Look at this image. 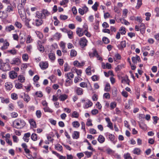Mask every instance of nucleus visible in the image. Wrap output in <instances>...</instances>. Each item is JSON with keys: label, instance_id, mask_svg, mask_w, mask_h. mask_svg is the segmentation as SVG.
<instances>
[{"label": "nucleus", "instance_id": "864d4df0", "mask_svg": "<svg viewBox=\"0 0 159 159\" xmlns=\"http://www.w3.org/2000/svg\"><path fill=\"white\" fill-rule=\"evenodd\" d=\"M98 6V4L97 2H95L94 4L92 6V8L95 11H96L97 10V7Z\"/></svg>", "mask_w": 159, "mask_h": 159}, {"label": "nucleus", "instance_id": "a211bd4d", "mask_svg": "<svg viewBox=\"0 0 159 159\" xmlns=\"http://www.w3.org/2000/svg\"><path fill=\"white\" fill-rule=\"evenodd\" d=\"M65 76L67 79H71L74 77V75L72 72H69L65 74Z\"/></svg>", "mask_w": 159, "mask_h": 159}, {"label": "nucleus", "instance_id": "3c124183", "mask_svg": "<svg viewBox=\"0 0 159 159\" xmlns=\"http://www.w3.org/2000/svg\"><path fill=\"white\" fill-rule=\"evenodd\" d=\"M36 114L37 117L38 118H39L41 116L42 113L40 111L37 110L36 111Z\"/></svg>", "mask_w": 159, "mask_h": 159}, {"label": "nucleus", "instance_id": "f704fd0d", "mask_svg": "<svg viewBox=\"0 0 159 159\" xmlns=\"http://www.w3.org/2000/svg\"><path fill=\"white\" fill-rule=\"evenodd\" d=\"M55 148L58 151H61L62 149V146L60 144H58L55 146Z\"/></svg>", "mask_w": 159, "mask_h": 159}, {"label": "nucleus", "instance_id": "423d86ee", "mask_svg": "<svg viewBox=\"0 0 159 159\" xmlns=\"http://www.w3.org/2000/svg\"><path fill=\"white\" fill-rule=\"evenodd\" d=\"M20 63V59L18 58H14L11 61V64H16L17 65H19Z\"/></svg>", "mask_w": 159, "mask_h": 159}, {"label": "nucleus", "instance_id": "4d7b16f0", "mask_svg": "<svg viewBox=\"0 0 159 159\" xmlns=\"http://www.w3.org/2000/svg\"><path fill=\"white\" fill-rule=\"evenodd\" d=\"M64 71L65 72L69 71L70 70V68L68 67V66L67 64L65 63L64 65Z\"/></svg>", "mask_w": 159, "mask_h": 159}, {"label": "nucleus", "instance_id": "5fc2aeb1", "mask_svg": "<svg viewBox=\"0 0 159 159\" xmlns=\"http://www.w3.org/2000/svg\"><path fill=\"white\" fill-rule=\"evenodd\" d=\"M85 71L87 75H90L91 74V67H89L86 69Z\"/></svg>", "mask_w": 159, "mask_h": 159}, {"label": "nucleus", "instance_id": "412c9836", "mask_svg": "<svg viewBox=\"0 0 159 159\" xmlns=\"http://www.w3.org/2000/svg\"><path fill=\"white\" fill-rule=\"evenodd\" d=\"M68 96L66 94L61 95L59 97V98L61 101H64L67 98Z\"/></svg>", "mask_w": 159, "mask_h": 159}, {"label": "nucleus", "instance_id": "4c0bfd02", "mask_svg": "<svg viewBox=\"0 0 159 159\" xmlns=\"http://www.w3.org/2000/svg\"><path fill=\"white\" fill-rule=\"evenodd\" d=\"M110 90V84L108 83L107 84L104 89L105 91L107 92H109Z\"/></svg>", "mask_w": 159, "mask_h": 159}, {"label": "nucleus", "instance_id": "f3484780", "mask_svg": "<svg viewBox=\"0 0 159 159\" xmlns=\"http://www.w3.org/2000/svg\"><path fill=\"white\" fill-rule=\"evenodd\" d=\"M19 13L20 16L21 18L23 17V19H24V17L25 15V9H22L21 10L18 11Z\"/></svg>", "mask_w": 159, "mask_h": 159}, {"label": "nucleus", "instance_id": "f03ea898", "mask_svg": "<svg viewBox=\"0 0 159 159\" xmlns=\"http://www.w3.org/2000/svg\"><path fill=\"white\" fill-rule=\"evenodd\" d=\"M0 69L4 71L10 70L11 67L9 64L6 63H2L0 66Z\"/></svg>", "mask_w": 159, "mask_h": 159}, {"label": "nucleus", "instance_id": "0eeeda50", "mask_svg": "<svg viewBox=\"0 0 159 159\" xmlns=\"http://www.w3.org/2000/svg\"><path fill=\"white\" fill-rule=\"evenodd\" d=\"M39 66L42 69H45L48 67V63L47 62H41L39 63Z\"/></svg>", "mask_w": 159, "mask_h": 159}, {"label": "nucleus", "instance_id": "680f3d73", "mask_svg": "<svg viewBox=\"0 0 159 159\" xmlns=\"http://www.w3.org/2000/svg\"><path fill=\"white\" fill-rule=\"evenodd\" d=\"M24 6L22 3H21L19 4L18 6V11H19L20 10H21L22 9H24Z\"/></svg>", "mask_w": 159, "mask_h": 159}, {"label": "nucleus", "instance_id": "9d476101", "mask_svg": "<svg viewBox=\"0 0 159 159\" xmlns=\"http://www.w3.org/2000/svg\"><path fill=\"white\" fill-rule=\"evenodd\" d=\"M30 136V133L28 132L25 133L24 134V136L23 139L25 141L28 142L29 140V137Z\"/></svg>", "mask_w": 159, "mask_h": 159}, {"label": "nucleus", "instance_id": "13d9d810", "mask_svg": "<svg viewBox=\"0 0 159 159\" xmlns=\"http://www.w3.org/2000/svg\"><path fill=\"white\" fill-rule=\"evenodd\" d=\"M22 58L25 61H27L28 59V54H24L22 56Z\"/></svg>", "mask_w": 159, "mask_h": 159}, {"label": "nucleus", "instance_id": "cd10ccee", "mask_svg": "<svg viewBox=\"0 0 159 159\" xmlns=\"http://www.w3.org/2000/svg\"><path fill=\"white\" fill-rule=\"evenodd\" d=\"M29 122L30 125H32L34 128H35L36 127V122L33 119H30Z\"/></svg>", "mask_w": 159, "mask_h": 159}, {"label": "nucleus", "instance_id": "9b49d317", "mask_svg": "<svg viewBox=\"0 0 159 159\" xmlns=\"http://www.w3.org/2000/svg\"><path fill=\"white\" fill-rule=\"evenodd\" d=\"M126 42L125 41H121L120 44L118 45L117 47L120 49H122L123 48L126 47Z\"/></svg>", "mask_w": 159, "mask_h": 159}, {"label": "nucleus", "instance_id": "052dcab7", "mask_svg": "<svg viewBox=\"0 0 159 159\" xmlns=\"http://www.w3.org/2000/svg\"><path fill=\"white\" fill-rule=\"evenodd\" d=\"M11 98L14 100H16L17 99V95L15 93H13L11 94Z\"/></svg>", "mask_w": 159, "mask_h": 159}, {"label": "nucleus", "instance_id": "7ed1b4c3", "mask_svg": "<svg viewBox=\"0 0 159 159\" xmlns=\"http://www.w3.org/2000/svg\"><path fill=\"white\" fill-rule=\"evenodd\" d=\"M87 40L85 38L83 37L80 39L79 43L80 46L83 48L87 46Z\"/></svg>", "mask_w": 159, "mask_h": 159}, {"label": "nucleus", "instance_id": "6e6d98bb", "mask_svg": "<svg viewBox=\"0 0 159 159\" xmlns=\"http://www.w3.org/2000/svg\"><path fill=\"white\" fill-rule=\"evenodd\" d=\"M72 116L73 117L77 118L79 117V114L76 111H74L72 113Z\"/></svg>", "mask_w": 159, "mask_h": 159}, {"label": "nucleus", "instance_id": "4468645a", "mask_svg": "<svg viewBox=\"0 0 159 159\" xmlns=\"http://www.w3.org/2000/svg\"><path fill=\"white\" fill-rule=\"evenodd\" d=\"M36 16L39 19H44V15H43L42 12H40L39 11H37L36 13Z\"/></svg>", "mask_w": 159, "mask_h": 159}, {"label": "nucleus", "instance_id": "72a5a7b5", "mask_svg": "<svg viewBox=\"0 0 159 159\" xmlns=\"http://www.w3.org/2000/svg\"><path fill=\"white\" fill-rule=\"evenodd\" d=\"M43 109L45 112H48L50 113H52L53 111L52 109L48 107H46L43 108Z\"/></svg>", "mask_w": 159, "mask_h": 159}, {"label": "nucleus", "instance_id": "b1692460", "mask_svg": "<svg viewBox=\"0 0 159 159\" xmlns=\"http://www.w3.org/2000/svg\"><path fill=\"white\" fill-rule=\"evenodd\" d=\"M49 59L52 61H54L55 59V54L53 53H51L48 54Z\"/></svg>", "mask_w": 159, "mask_h": 159}, {"label": "nucleus", "instance_id": "f8f14e48", "mask_svg": "<svg viewBox=\"0 0 159 159\" xmlns=\"http://www.w3.org/2000/svg\"><path fill=\"white\" fill-rule=\"evenodd\" d=\"M132 60L133 62L134 63H136L137 61L139 62L141 61L140 57L138 55H136L135 57H132Z\"/></svg>", "mask_w": 159, "mask_h": 159}, {"label": "nucleus", "instance_id": "37998d69", "mask_svg": "<svg viewBox=\"0 0 159 159\" xmlns=\"http://www.w3.org/2000/svg\"><path fill=\"white\" fill-rule=\"evenodd\" d=\"M119 31H120L121 34L123 35L125 34L126 32L125 30V28L124 27H121Z\"/></svg>", "mask_w": 159, "mask_h": 159}, {"label": "nucleus", "instance_id": "c85d7f7f", "mask_svg": "<svg viewBox=\"0 0 159 159\" xmlns=\"http://www.w3.org/2000/svg\"><path fill=\"white\" fill-rule=\"evenodd\" d=\"M42 13L43 15H44V19L45 18L46 16H48L50 14L48 11L46 9H43L42 11Z\"/></svg>", "mask_w": 159, "mask_h": 159}, {"label": "nucleus", "instance_id": "603ef678", "mask_svg": "<svg viewBox=\"0 0 159 159\" xmlns=\"http://www.w3.org/2000/svg\"><path fill=\"white\" fill-rule=\"evenodd\" d=\"M1 102L2 103H7L9 102V100L8 99H5L4 98L2 97L1 98Z\"/></svg>", "mask_w": 159, "mask_h": 159}, {"label": "nucleus", "instance_id": "774afa93", "mask_svg": "<svg viewBox=\"0 0 159 159\" xmlns=\"http://www.w3.org/2000/svg\"><path fill=\"white\" fill-rule=\"evenodd\" d=\"M145 15L146 16V20H149L150 17L151 16V14L149 12H147L145 13Z\"/></svg>", "mask_w": 159, "mask_h": 159}, {"label": "nucleus", "instance_id": "de8ad7c7", "mask_svg": "<svg viewBox=\"0 0 159 159\" xmlns=\"http://www.w3.org/2000/svg\"><path fill=\"white\" fill-rule=\"evenodd\" d=\"M67 34L69 38L70 39H72L73 38V32L71 30H69L67 32Z\"/></svg>", "mask_w": 159, "mask_h": 159}, {"label": "nucleus", "instance_id": "338daca9", "mask_svg": "<svg viewBox=\"0 0 159 159\" xmlns=\"http://www.w3.org/2000/svg\"><path fill=\"white\" fill-rule=\"evenodd\" d=\"M103 96L106 99H109L110 97V94L108 93H105L103 95Z\"/></svg>", "mask_w": 159, "mask_h": 159}, {"label": "nucleus", "instance_id": "a18cd8bd", "mask_svg": "<svg viewBox=\"0 0 159 159\" xmlns=\"http://www.w3.org/2000/svg\"><path fill=\"white\" fill-rule=\"evenodd\" d=\"M116 104L115 102H111L110 105L111 109H113L116 107Z\"/></svg>", "mask_w": 159, "mask_h": 159}, {"label": "nucleus", "instance_id": "ddd939ff", "mask_svg": "<svg viewBox=\"0 0 159 159\" xmlns=\"http://www.w3.org/2000/svg\"><path fill=\"white\" fill-rule=\"evenodd\" d=\"M93 103L89 100H86L84 104V107L85 108H87L88 107H91L92 106Z\"/></svg>", "mask_w": 159, "mask_h": 159}, {"label": "nucleus", "instance_id": "2eb2a0df", "mask_svg": "<svg viewBox=\"0 0 159 159\" xmlns=\"http://www.w3.org/2000/svg\"><path fill=\"white\" fill-rule=\"evenodd\" d=\"M77 34L80 37L82 36L84 33V31H83V30L81 29L78 28L76 31Z\"/></svg>", "mask_w": 159, "mask_h": 159}, {"label": "nucleus", "instance_id": "e433bc0d", "mask_svg": "<svg viewBox=\"0 0 159 159\" xmlns=\"http://www.w3.org/2000/svg\"><path fill=\"white\" fill-rule=\"evenodd\" d=\"M121 58L120 55L119 54H115L114 57V60L115 61H116L117 60H119Z\"/></svg>", "mask_w": 159, "mask_h": 159}, {"label": "nucleus", "instance_id": "49530a36", "mask_svg": "<svg viewBox=\"0 0 159 159\" xmlns=\"http://www.w3.org/2000/svg\"><path fill=\"white\" fill-rule=\"evenodd\" d=\"M16 52L17 51L15 49L7 51L8 52H9L13 55L16 54Z\"/></svg>", "mask_w": 159, "mask_h": 159}, {"label": "nucleus", "instance_id": "f257e3e1", "mask_svg": "<svg viewBox=\"0 0 159 159\" xmlns=\"http://www.w3.org/2000/svg\"><path fill=\"white\" fill-rule=\"evenodd\" d=\"M13 124L15 126V127L18 129H21L25 125V123L24 121H21L19 119L15 120Z\"/></svg>", "mask_w": 159, "mask_h": 159}, {"label": "nucleus", "instance_id": "7c9ffc66", "mask_svg": "<svg viewBox=\"0 0 159 159\" xmlns=\"http://www.w3.org/2000/svg\"><path fill=\"white\" fill-rule=\"evenodd\" d=\"M77 54V52L75 50L72 49L71 50L70 52V56L71 57L76 56Z\"/></svg>", "mask_w": 159, "mask_h": 159}, {"label": "nucleus", "instance_id": "09e8293b", "mask_svg": "<svg viewBox=\"0 0 159 159\" xmlns=\"http://www.w3.org/2000/svg\"><path fill=\"white\" fill-rule=\"evenodd\" d=\"M25 98H24V100L28 102L30 100V98L29 96L27 94H25Z\"/></svg>", "mask_w": 159, "mask_h": 159}, {"label": "nucleus", "instance_id": "bb28decb", "mask_svg": "<svg viewBox=\"0 0 159 159\" xmlns=\"http://www.w3.org/2000/svg\"><path fill=\"white\" fill-rule=\"evenodd\" d=\"M34 21L32 23L34 24H35L37 26H39L42 25L43 23V20H34Z\"/></svg>", "mask_w": 159, "mask_h": 159}, {"label": "nucleus", "instance_id": "8fccbe9b", "mask_svg": "<svg viewBox=\"0 0 159 159\" xmlns=\"http://www.w3.org/2000/svg\"><path fill=\"white\" fill-rule=\"evenodd\" d=\"M102 41L105 44H108L109 42V39L106 37H103L102 38Z\"/></svg>", "mask_w": 159, "mask_h": 159}, {"label": "nucleus", "instance_id": "dca6fc26", "mask_svg": "<svg viewBox=\"0 0 159 159\" xmlns=\"http://www.w3.org/2000/svg\"><path fill=\"white\" fill-rule=\"evenodd\" d=\"M80 135L79 132L78 131H75L72 135V137L74 139H77L79 137Z\"/></svg>", "mask_w": 159, "mask_h": 159}, {"label": "nucleus", "instance_id": "c9c22d12", "mask_svg": "<svg viewBox=\"0 0 159 159\" xmlns=\"http://www.w3.org/2000/svg\"><path fill=\"white\" fill-rule=\"evenodd\" d=\"M124 157L125 159H132V158L131 157L130 154L129 153L125 154Z\"/></svg>", "mask_w": 159, "mask_h": 159}, {"label": "nucleus", "instance_id": "393cba45", "mask_svg": "<svg viewBox=\"0 0 159 159\" xmlns=\"http://www.w3.org/2000/svg\"><path fill=\"white\" fill-rule=\"evenodd\" d=\"M76 92L78 95H81L83 94V89L80 88H77L76 89Z\"/></svg>", "mask_w": 159, "mask_h": 159}, {"label": "nucleus", "instance_id": "0e129e2a", "mask_svg": "<svg viewBox=\"0 0 159 159\" xmlns=\"http://www.w3.org/2000/svg\"><path fill=\"white\" fill-rule=\"evenodd\" d=\"M80 86L82 88L87 87V84L85 82H81L80 84Z\"/></svg>", "mask_w": 159, "mask_h": 159}, {"label": "nucleus", "instance_id": "c03bdc74", "mask_svg": "<svg viewBox=\"0 0 159 159\" xmlns=\"http://www.w3.org/2000/svg\"><path fill=\"white\" fill-rule=\"evenodd\" d=\"M35 33L40 39H42L43 37V34L40 32L39 31H36Z\"/></svg>", "mask_w": 159, "mask_h": 159}, {"label": "nucleus", "instance_id": "a878e982", "mask_svg": "<svg viewBox=\"0 0 159 159\" xmlns=\"http://www.w3.org/2000/svg\"><path fill=\"white\" fill-rule=\"evenodd\" d=\"M18 80L21 83H23L25 82V78L23 75H19L18 77Z\"/></svg>", "mask_w": 159, "mask_h": 159}, {"label": "nucleus", "instance_id": "aec40b11", "mask_svg": "<svg viewBox=\"0 0 159 159\" xmlns=\"http://www.w3.org/2000/svg\"><path fill=\"white\" fill-rule=\"evenodd\" d=\"M61 35L60 33L57 32L55 33L53 36V39H54L59 40L61 38Z\"/></svg>", "mask_w": 159, "mask_h": 159}, {"label": "nucleus", "instance_id": "e2e57ef3", "mask_svg": "<svg viewBox=\"0 0 159 159\" xmlns=\"http://www.w3.org/2000/svg\"><path fill=\"white\" fill-rule=\"evenodd\" d=\"M74 65L75 66H82L83 65H81V64H80L78 61H74Z\"/></svg>", "mask_w": 159, "mask_h": 159}, {"label": "nucleus", "instance_id": "69168bd1", "mask_svg": "<svg viewBox=\"0 0 159 159\" xmlns=\"http://www.w3.org/2000/svg\"><path fill=\"white\" fill-rule=\"evenodd\" d=\"M32 41V39L30 35H28L26 40V43H30Z\"/></svg>", "mask_w": 159, "mask_h": 159}, {"label": "nucleus", "instance_id": "79ce46f5", "mask_svg": "<svg viewBox=\"0 0 159 159\" xmlns=\"http://www.w3.org/2000/svg\"><path fill=\"white\" fill-rule=\"evenodd\" d=\"M37 135L35 133H33L31 135V139L34 141H36L37 140Z\"/></svg>", "mask_w": 159, "mask_h": 159}, {"label": "nucleus", "instance_id": "2f4dec72", "mask_svg": "<svg viewBox=\"0 0 159 159\" xmlns=\"http://www.w3.org/2000/svg\"><path fill=\"white\" fill-rule=\"evenodd\" d=\"M73 126L75 128H78L80 126V124L77 121H75L72 122Z\"/></svg>", "mask_w": 159, "mask_h": 159}, {"label": "nucleus", "instance_id": "bf43d9fd", "mask_svg": "<svg viewBox=\"0 0 159 159\" xmlns=\"http://www.w3.org/2000/svg\"><path fill=\"white\" fill-rule=\"evenodd\" d=\"M152 117L154 119V121L153 123L155 125L157 123V121L159 120V118L157 116H153Z\"/></svg>", "mask_w": 159, "mask_h": 159}, {"label": "nucleus", "instance_id": "a19ab883", "mask_svg": "<svg viewBox=\"0 0 159 159\" xmlns=\"http://www.w3.org/2000/svg\"><path fill=\"white\" fill-rule=\"evenodd\" d=\"M15 87L17 89H20L22 88V85L19 83H16Z\"/></svg>", "mask_w": 159, "mask_h": 159}, {"label": "nucleus", "instance_id": "ea45409f", "mask_svg": "<svg viewBox=\"0 0 159 159\" xmlns=\"http://www.w3.org/2000/svg\"><path fill=\"white\" fill-rule=\"evenodd\" d=\"M97 52L96 51V50H94L93 53H91L90 52L89 53V56L90 57H93L94 56H95Z\"/></svg>", "mask_w": 159, "mask_h": 159}, {"label": "nucleus", "instance_id": "6e6552de", "mask_svg": "<svg viewBox=\"0 0 159 159\" xmlns=\"http://www.w3.org/2000/svg\"><path fill=\"white\" fill-rule=\"evenodd\" d=\"M9 75L10 78L14 79L17 76V74L14 71H10L9 73Z\"/></svg>", "mask_w": 159, "mask_h": 159}, {"label": "nucleus", "instance_id": "6ab92c4d", "mask_svg": "<svg viewBox=\"0 0 159 159\" xmlns=\"http://www.w3.org/2000/svg\"><path fill=\"white\" fill-rule=\"evenodd\" d=\"M105 138L102 135H100L98 139V141L101 143H103L105 141Z\"/></svg>", "mask_w": 159, "mask_h": 159}, {"label": "nucleus", "instance_id": "5701e85b", "mask_svg": "<svg viewBox=\"0 0 159 159\" xmlns=\"http://www.w3.org/2000/svg\"><path fill=\"white\" fill-rule=\"evenodd\" d=\"M141 150L139 148H136L134 149L133 153L135 154L139 155L140 154Z\"/></svg>", "mask_w": 159, "mask_h": 159}, {"label": "nucleus", "instance_id": "58836bf2", "mask_svg": "<svg viewBox=\"0 0 159 159\" xmlns=\"http://www.w3.org/2000/svg\"><path fill=\"white\" fill-rule=\"evenodd\" d=\"M142 5V0H138L137 5L136 6V8L137 9H139Z\"/></svg>", "mask_w": 159, "mask_h": 159}, {"label": "nucleus", "instance_id": "c756f323", "mask_svg": "<svg viewBox=\"0 0 159 159\" xmlns=\"http://www.w3.org/2000/svg\"><path fill=\"white\" fill-rule=\"evenodd\" d=\"M14 30V27L12 25H10L8 27H7L6 28L5 30L7 32H10L11 30Z\"/></svg>", "mask_w": 159, "mask_h": 159}, {"label": "nucleus", "instance_id": "473e14b6", "mask_svg": "<svg viewBox=\"0 0 159 159\" xmlns=\"http://www.w3.org/2000/svg\"><path fill=\"white\" fill-rule=\"evenodd\" d=\"M122 17L123 18H125L126 17L127 14L128 12V10L126 9H125L123 10Z\"/></svg>", "mask_w": 159, "mask_h": 159}, {"label": "nucleus", "instance_id": "39448f33", "mask_svg": "<svg viewBox=\"0 0 159 159\" xmlns=\"http://www.w3.org/2000/svg\"><path fill=\"white\" fill-rule=\"evenodd\" d=\"M37 47L39 50L41 52H43L44 50V47L42 45V42L38 41L37 42Z\"/></svg>", "mask_w": 159, "mask_h": 159}, {"label": "nucleus", "instance_id": "1a4fd4ad", "mask_svg": "<svg viewBox=\"0 0 159 159\" xmlns=\"http://www.w3.org/2000/svg\"><path fill=\"white\" fill-rule=\"evenodd\" d=\"M5 86L7 90H10L13 88V85L10 82H7L5 83Z\"/></svg>", "mask_w": 159, "mask_h": 159}, {"label": "nucleus", "instance_id": "20e7f679", "mask_svg": "<svg viewBox=\"0 0 159 159\" xmlns=\"http://www.w3.org/2000/svg\"><path fill=\"white\" fill-rule=\"evenodd\" d=\"M15 7V3H13L12 4H9L7 6V8H6V11L8 12H12Z\"/></svg>", "mask_w": 159, "mask_h": 159}, {"label": "nucleus", "instance_id": "4be33fe9", "mask_svg": "<svg viewBox=\"0 0 159 159\" xmlns=\"http://www.w3.org/2000/svg\"><path fill=\"white\" fill-rule=\"evenodd\" d=\"M72 80L71 79H68L66 78L65 83V85L66 86H70L72 84Z\"/></svg>", "mask_w": 159, "mask_h": 159}]
</instances>
